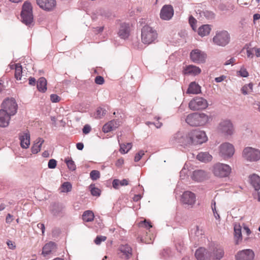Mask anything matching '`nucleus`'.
I'll use <instances>...</instances> for the list:
<instances>
[{"label": "nucleus", "instance_id": "1", "mask_svg": "<svg viewBox=\"0 0 260 260\" xmlns=\"http://www.w3.org/2000/svg\"><path fill=\"white\" fill-rule=\"evenodd\" d=\"M212 119L211 115L205 113H194L188 115L185 121L190 126H203L210 122Z\"/></svg>", "mask_w": 260, "mask_h": 260}, {"label": "nucleus", "instance_id": "2", "mask_svg": "<svg viewBox=\"0 0 260 260\" xmlns=\"http://www.w3.org/2000/svg\"><path fill=\"white\" fill-rule=\"evenodd\" d=\"M21 18V21L26 25H29L33 22L32 7L30 2H24L22 7Z\"/></svg>", "mask_w": 260, "mask_h": 260}, {"label": "nucleus", "instance_id": "3", "mask_svg": "<svg viewBox=\"0 0 260 260\" xmlns=\"http://www.w3.org/2000/svg\"><path fill=\"white\" fill-rule=\"evenodd\" d=\"M157 38V33L154 28L148 25L143 27L141 30V40L144 44L149 45L154 42Z\"/></svg>", "mask_w": 260, "mask_h": 260}, {"label": "nucleus", "instance_id": "4", "mask_svg": "<svg viewBox=\"0 0 260 260\" xmlns=\"http://www.w3.org/2000/svg\"><path fill=\"white\" fill-rule=\"evenodd\" d=\"M189 133H183L181 132H178L174 134L170 139V143L172 144L179 143L184 146L191 145L190 139L189 138Z\"/></svg>", "mask_w": 260, "mask_h": 260}, {"label": "nucleus", "instance_id": "5", "mask_svg": "<svg viewBox=\"0 0 260 260\" xmlns=\"http://www.w3.org/2000/svg\"><path fill=\"white\" fill-rule=\"evenodd\" d=\"M212 172L214 175L219 178L226 177L231 173V167L222 163H216L212 167Z\"/></svg>", "mask_w": 260, "mask_h": 260}, {"label": "nucleus", "instance_id": "6", "mask_svg": "<svg viewBox=\"0 0 260 260\" xmlns=\"http://www.w3.org/2000/svg\"><path fill=\"white\" fill-rule=\"evenodd\" d=\"M243 158L249 162H255L260 159V150L251 147H245L242 151Z\"/></svg>", "mask_w": 260, "mask_h": 260}, {"label": "nucleus", "instance_id": "7", "mask_svg": "<svg viewBox=\"0 0 260 260\" xmlns=\"http://www.w3.org/2000/svg\"><path fill=\"white\" fill-rule=\"evenodd\" d=\"M189 133L190 141H191V145L201 144L207 141V137L204 131L193 130Z\"/></svg>", "mask_w": 260, "mask_h": 260}, {"label": "nucleus", "instance_id": "8", "mask_svg": "<svg viewBox=\"0 0 260 260\" xmlns=\"http://www.w3.org/2000/svg\"><path fill=\"white\" fill-rule=\"evenodd\" d=\"M230 34L225 30L217 32L213 38V41L214 44L222 47L228 45L230 42Z\"/></svg>", "mask_w": 260, "mask_h": 260}, {"label": "nucleus", "instance_id": "9", "mask_svg": "<svg viewBox=\"0 0 260 260\" xmlns=\"http://www.w3.org/2000/svg\"><path fill=\"white\" fill-rule=\"evenodd\" d=\"M2 106L3 109L1 110H5L11 116L14 115L17 112V104L13 98L5 100L3 102Z\"/></svg>", "mask_w": 260, "mask_h": 260}, {"label": "nucleus", "instance_id": "10", "mask_svg": "<svg viewBox=\"0 0 260 260\" xmlns=\"http://www.w3.org/2000/svg\"><path fill=\"white\" fill-rule=\"evenodd\" d=\"M208 106L207 100L201 97H196L189 103V108L193 111L205 109Z\"/></svg>", "mask_w": 260, "mask_h": 260}, {"label": "nucleus", "instance_id": "11", "mask_svg": "<svg viewBox=\"0 0 260 260\" xmlns=\"http://www.w3.org/2000/svg\"><path fill=\"white\" fill-rule=\"evenodd\" d=\"M191 60L196 63H203L206 62L207 54L204 52L199 49L192 50L190 53Z\"/></svg>", "mask_w": 260, "mask_h": 260}, {"label": "nucleus", "instance_id": "12", "mask_svg": "<svg viewBox=\"0 0 260 260\" xmlns=\"http://www.w3.org/2000/svg\"><path fill=\"white\" fill-rule=\"evenodd\" d=\"M234 146L229 143L222 144L219 147V154L224 158L231 157L234 154Z\"/></svg>", "mask_w": 260, "mask_h": 260}, {"label": "nucleus", "instance_id": "13", "mask_svg": "<svg viewBox=\"0 0 260 260\" xmlns=\"http://www.w3.org/2000/svg\"><path fill=\"white\" fill-rule=\"evenodd\" d=\"M218 131L225 135H232L234 133V127L229 120H224L220 122L218 126Z\"/></svg>", "mask_w": 260, "mask_h": 260}, {"label": "nucleus", "instance_id": "14", "mask_svg": "<svg viewBox=\"0 0 260 260\" xmlns=\"http://www.w3.org/2000/svg\"><path fill=\"white\" fill-rule=\"evenodd\" d=\"M254 252L250 249L240 250L235 254V260H253Z\"/></svg>", "mask_w": 260, "mask_h": 260}, {"label": "nucleus", "instance_id": "15", "mask_svg": "<svg viewBox=\"0 0 260 260\" xmlns=\"http://www.w3.org/2000/svg\"><path fill=\"white\" fill-rule=\"evenodd\" d=\"M38 5L46 11H52L56 6L55 0H36Z\"/></svg>", "mask_w": 260, "mask_h": 260}, {"label": "nucleus", "instance_id": "16", "mask_svg": "<svg viewBox=\"0 0 260 260\" xmlns=\"http://www.w3.org/2000/svg\"><path fill=\"white\" fill-rule=\"evenodd\" d=\"M174 15V9L171 5H165L160 12V17L165 20H170Z\"/></svg>", "mask_w": 260, "mask_h": 260}, {"label": "nucleus", "instance_id": "17", "mask_svg": "<svg viewBox=\"0 0 260 260\" xmlns=\"http://www.w3.org/2000/svg\"><path fill=\"white\" fill-rule=\"evenodd\" d=\"M181 201L184 204L192 206L196 201V197L193 192L186 191L182 195Z\"/></svg>", "mask_w": 260, "mask_h": 260}, {"label": "nucleus", "instance_id": "18", "mask_svg": "<svg viewBox=\"0 0 260 260\" xmlns=\"http://www.w3.org/2000/svg\"><path fill=\"white\" fill-rule=\"evenodd\" d=\"M20 146L23 149H27L30 145V134L26 130L19 134Z\"/></svg>", "mask_w": 260, "mask_h": 260}, {"label": "nucleus", "instance_id": "19", "mask_svg": "<svg viewBox=\"0 0 260 260\" xmlns=\"http://www.w3.org/2000/svg\"><path fill=\"white\" fill-rule=\"evenodd\" d=\"M195 256L198 260H210L212 254L206 249L200 248L196 250Z\"/></svg>", "mask_w": 260, "mask_h": 260}, {"label": "nucleus", "instance_id": "20", "mask_svg": "<svg viewBox=\"0 0 260 260\" xmlns=\"http://www.w3.org/2000/svg\"><path fill=\"white\" fill-rule=\"evenodd\" d=\"M64 207L59 203H53L50 206L51 214L54 216H61L63 214Z\"/></svg>", "mask_w": 260, "mask_h": 260}, {"label": "nucleus", "instance_id": "21", "mask_svg": "<svg viewBox=\"0 0 260 260\" xmlns=\"http://www.w3.org/2000/svg\"><path fill=\"white\" fill-rule=\"evenodd\" d=\"M11 115L4 110H0V127H6L9 124Z\"/></svg>", "mask_w": 260, "mask_h": 260}, {"label": "nucleus", "instance_id": "22", "mask_svg": "<svg viewBox=\"0 0 260 260\" xmlns=\"http://www.w3.org/2000/svg\"><path fill=\"white\" fill-rule=\"evenodd\" d=\"M207 176V173L204 170H197L193 172L191 178L196 181L201 182L206 179Z\"/></svg>", "mask_w": 260, "mask_h": 260}, {"label": "nucleus", "instance_id": "23", "mask_svg": "<svg viewBox=\"0 0 260 260\" xmlns=\"http://www.w3.org/2000/svg\"><path fill=\"white\" fill-rule=\"evenodd\" d=\"M201 72V69L194 65H189L186 66L184 70V74L196 76L200 74Z\"/></svg>", "mask_w": 260, "mask_h": 260}, {"label": "nucleus", "instance_id": "24", "mask_svg": "<svg viewBox=\"0 0 260 260\" xmlns=\"http://www.w3.org/2000/svg\"><path fill=\"white\" fill-rule=\"evenodd\" d=\"M56 248V245L53 242H49L46 244L43 247L42 254L44 256L49 255L54 252Z\"/></svg>", "mask_w": 260, "mask_h": 260}, {"label": "nucleus", "instance_id": "25", "mask_svg": "<svg viewBox=\"0 0 260 260\" xmlns=\"http://www.w3.org/2000/svg\"><path fill=\"white\" fill-rule=\"evenodd\" d=\"M129 34V28L128 24L125 23H121L118 31L119 36L123 39L128 38Z\"/></svg>", "mask_w": 260, "mask_h": 260}, {"label": "nucleus", "instance_id": "26", "mask_svg": "<svg viewBox=\"0 0 260 260\" xmlns=\"http://www.w3.org/2000/svg\"><path fill=\"white\" fill-rule=\"evenodd\" d=\"M249 181L255 191L260 189V177L258 175L255 174H252L249 176Z\"/></svg>", "mask_w": 260, "mask_h": 260}, {"label": "nucleus", "instance_id": "27", "mask_svg": "<svg viewBox=\"0 0 260 260\" xmlns=\"http://www.w3.org/2000/svg\"><path fill=\"white\" fill-rule=\"evenodd\" d=\"M201 86L196 82H191L186 91L187 94H197L201 92Z\"/></svg>", "mask_w": 260, "mask_h": 260}, {"label": "nucleus", "instance_id": "28", "mask_svg": "<svg viewBox=\"0 0 260 260\" xmlns=\"http://www.w3.org/2000/svg\"><path fill=\"white\" fill-rule=\"evenodd\" d=\"M119 250L122 253L123 257L126 259L130 258L132 255V248L127 244L120 245Z\"/></svg>", "mask_w": 260, "mask_h": 260}, {"label": "nucleus", "instance_id": "29", "mask_svg": "<svg viewBox=\"0 0 260 260\" xmlns=\"http://www.w3.org/2000/svg\"><path fill=\"white\" fill-rule=\"evenodd\" d=\"M44 142V140L43 138L37 139L31 148L32 153L34 154L38 153L41 150V146Z\"/></svg>", "mask_w": 260, "mask_h": 260}, {"label": "nucleus", "instance_id": "30", "mask_svg": "<svg viewBox=\"0 0 260 260\" xmlns=\"http://www.w3.org/2000/svg\"><path fill=\"white\" fill-rule=\"evenodd\" d=\"M37 88L39 91L45 92L47 90V80L44 77L39 79L37 83Z\"/></svg>", "mask_w": 260, "mask_h": 260}, {"label": "nucleus", "instance_id": "31", "mask_svg": "<svg viewBox=\"0 0 260 260\" xmlns=\"http://www.w3.org/2000/svg\"><path fill=\"white\" fill-rule=\"evenodd\" d=\"M234 237L235 244L238 245L239 241L242 240L241 228L239 225H235L234 226Z\"/></svg>", "mask_w": 260, "mask_h": 260}, {"label": "nucleus", "instance_id": "32", "mask_svg": "<svg viewBox=\"0 0 260 260\" xmlns=\"http://www.w3.org/2000/svg\"><path fill=\"white\" fill-rule=\"evenodd\" d=\"M211 26L208 24L203 25L198 29V34L201 37L208 35L211 31Z\"/></svg>", "mask_w": 260, "mask_h": 260}, {"label": "nucleus", "instance_id": "33", "mask_svg": "<svg viewBox=\"0 0 260 260\" xmlns=\"http://www.w3.org/2000/svg\"><path fill=\"white\" fill-rule=\"evenodd\" d=\"M212 254L214 258L219 260L224 256V250L222 247H216L214 249Z\"/></svg>", "mask_w": 260, "mask_h": 260}, {"label": "nucleus", "instance_id": "34", "mask_svg": "<svg viewBox=\"0 0 260 260\" xmlns=\"http://www.w3.org/2000/svg\"><path fill=\"white\" fill-rule=\"evenodd\" d=\"M212 156L208 152H201L199 153L197 156V158L201 161L207 162L211 160Z\"/></svg>", "mask_w": 260, "mask_h": 260}, {"label": "nucleus", "instance_id": "35", "mask_svg": "<svg viewBox=\"0 0 260 260\" xmlns=\"http://www.w3.org/2000/svg\"><path fill=\"white\" fill-rule=\"evenodd\" d=\"M94 215L93 213L90 210L85 211L82 215L83 220L86 222H90L93 220Z\"/></svg>", "mask_w": 260, "mask_h": 260}, {"label": "nucleus", "instance_id": "36", "mask_svg": "<svg viewBox=\"0 0 260 260\" xmlns=\"http://www.w3.org/2000/svg\"><path fill=\"white\" fill-rule=\"evenodd\" d=\"M253 84L249 83L244 85L241 88V92L244 95H247L252 91Z\"/></svg>", "mask_w": 260, "mask_h": 260}, {"label": "nucleus", "instance_id": "37", "mask_svg": "<svg viewBox=\"0 0 260 260\" xmlns=\"http://www.w3.org/2000/svg\"><path fill=\"white\" fill-rule=\"evenodd\" d=\"M22 73V68L19 63L15 65V77L17 80H21Z\"/></svg>", "mask_w": 260, "mask_h": 260}, {"label": "nucleus", "instance_id": "38", "mask_svg": "<svg viewBox=\"0 0 260 260\" xmlns=\"http://www.w3.org/2000/svg\"><path fill=\"white\" fill-rule=\"evenodd\" d=\"M132 144L131 143H128L126 144H121L119 151L121 153L125 154L132 148Z\"/></svg>", "mask_w": 260, "mask_h": 260}, {"label": "nucleus", "instance_id": "39", "mask_svg": "<svg viewBox=\"0 0 260 260\" xmlns=\"http://www.w3.org/2000/svg\"><path fill=\"white\" fill-rule=\"evenodd\" d=\"M72 184L69 182H65L61 185V192H68L71 191Z\"/></svg>", "mask_w": 260, "mask_h": 260}, {"label": "nucleus", "instance_id": "40", "mask_svg": "<svg viewBox=\"0 0 260 260\" xmlns=\"http://www.w3.org/2000/svg\"><path fill=\"white\" fill-rule=\"evenodd\" d=\"M65 162L67 164L68 168L71 171H75L76 169V165L72 159H68L66 158Z\"/></svg>", "mask_w": 260, "mask_h": 260}, {"label": "nucleus", "instance_id": "41", "mask_svg": "<svg viewBox=\"0 0 260 260\" xmlns=\"http://www.w3.org/2000/svg\"><path fill=\"white\" fill-rule=\"evenodd\" d=\"M106 113V110L102 108H98L96 112L95 117L96 118H102Z\"/></svg>", "mask_w": 260, "mask_h": 260}, {"label": "nucleus", "instance_id": "42", "mask_svg": "<svg viewBox=\"0 0 260 260\" xmlns=\"http://www.w3.org/2000/svg\"><path fill=\"white\" fill-rule=\"evenodd\" d=\"M94 186V185L93 184L90 185L91 193L93 196H99L101 191L98 188H96Z\"/></svg>", "mask_w": 260, "mask_h": 260}, {"label": "nucleus", "instance_id": "43", "mask_svg": "<svg viewBox=\"0 0 260 260\" xmlns=\"http://www.w3.org/2000/svg\"><path fill=\"white\" fill-rule=\"evenodd\" d=\"M90 177L92 180H96L100 177V173L97 170H92L90 173Z\"/></svg>", "mask_w": 260, "mask_h": 260}, {"label": "nucleus", "instance_id": "44", "mask_svg": "<svg viewBox=\"0 0 260 260\" xmlns=\"http://www.w3.org/2000/svg\"><path fill=\"white\" fill-rule=\"evenodd\" d=\"M109 123L110 124V126H111L112 131L118 127L120 124V121L118 120H112L109 121Z\"/></svg>", "mask_w": 260, "mask_h": 260}, {"label": "nucleus", "instance_id": "45", "mask_svg": "<svg viewBox=\"0 0 260 260\" xmlns=\"http://www.w3.org/2000/svg\"><path fill=\"white\" fill-rule=\"evenodd\" d=\"M189 23L191 27H192V29L195 30L197 28V26L196 24L197 23L196 19L193 16H190L189 18Z\"/></svg>", "mask_w": 260, "mask_h": 260}, {"label": "nucleus", "instance_id": "46", "mask_svg": "<svg viewBox=\"0 0 260 260\" xmlns=\"http://www.w3.org/2000/svg\"><path fill=\"white\" fill-rule=\"evenodd\" d=\"M107 239L106 236H98L96 237L94 240V243L96 245H100L102 241H105Z\"/></svg>", "mask_w": 260, "mask_h": 260}, {"label": "nucleus", "instance_id": "47", "mask_svg": "<svg viewBox=\"0 0 260 260\" xmlns=\"http://www.w3.org/2000/svg\"><path fill=\"white\" fill-rule=\"evenodd\" d=\"M237 73L243 77H247L249 75L248 72L244 68H241L240 71L237 72Z\"/></svg>", "mask_w": 260, "mask_h": 260}, {"label": "nucleus", "instance_id": "48", "mask_svg": "<svg viewBox=\"0 0 260 260\" xmlns=\"http://www.w3.org/2000/svg\"><path fill=\"white\" fill-rule=\"evenodd\" d=\"M56 160L54 159H50L48 162V167L49 169H54L56 167Z\"/></svg>", "mask_w": 260, "mask_h": 260}, {"label": "nucleus", "instance_id": "49", "mask_svg": "<svg viewBox=\"0 0 260 260\" xmlns=\"http://www.w3.org/2000/svg\"><path fill=\"white\" fill-rule=\"evenodd\" d=\"M111 131H112L111 126H110V124H109V122H108L104 125V126L103 127V131L105 133H108Z\"/></svg>", "mask_w": 260, "mask_h": 260}, {"label": "nucleus", "instance_id": "50", "mask_svg": "<svg viewBox=\"0 0 260 260\" xmlns=\"http://www.w3.org/2000/svg\"><path fill=\"white\" fill-rule=\"evenodd\" d=\"M144 155V152L142 150L140 151L138 153H137L135 157V161L136 162L139 161L142 157Z\"/></svg>", "mask_w": 260, "mask_h": 260}, {"label": "nucleus", "instance_id": "51", "mask_svg": "<svg viewBox=\"0 0 260 260\" xmlns=\"http://www.w3.org/2000/svg\"><path fill=\"white\" fill-rule=\"evenodd\" d=\"M95 82L97 84L102 85L104 82V79L101 76H98L95 78Z\"/></svg>", "mask_w": 260, "mask_h": 260}, {"label": "nucleus", "instance_id": "52", "mask_svg": "<svg viewBox=\"0 0 260 260\" xmlns=\"http://www.w3.org/2000/svg\"><path fill=\"white\" fill-rule=\"evenodd\" d=\"M60 97L56 94H52L50 95V100L53 103H57L60 101Z\"/></svg>", "mask_w": 260, "mask_h": 260}, {"label": "nucleus", "instance_id": "53", "mask_svg": "<svg viewBox=\"0 0 260 260\" xmlns=\"http://www.w3.org/2000/svg\"><path fill=\"white\" fill-rule=\"evenodd\" d=\"M205 16L207 17L208 19H212L215 17V15L212 12L207 11L204 12Z\"/></svg>", "mask_w": 260, "mask_h": 260}, {"label": "nucleus", "instance_id": "54", "mask_svg": "<svg viewBox=\"0 0 260 260\" xmlns=\"http://www.w3.org/2000/svg\"><path fill=\"white\" fill-rule=\"evenodd\" d=\"M246 54L248 57L252 58L254 54L253 48L247 49L246 51Z\"/></svg>", "mask_w": 260, "mask_h": 260}, {"label": "nucleus", "instance_id": "55", "mask_svg": "<svg viewBox=\"0 0 260 260\" xmlns=\"http://www.w3.org/2000/svg\"><path fill=\"white\" fill-rule=\"evenodd\" d=\"M119 185H120V180H118V179H114L113 181L112 185H113V187L115 189H118L119 188Z\"/></svg>", "mask_w": 260, "mask_h": 260}, {"label": "nucleus", "instance_id": "56", "mask_svg": "<svg viewBox=\"0 0 260 260\" xmlns=\"http://www.w3.org/2000/svg\"><path fill=\"white\" fill-rule=\"evenodd\" d=\"M82 131L84 134H87L90 132L91 127L89 125L86 124L84 126Z\"/></svg>", "mask_w": 260, "mask_h": 260}, {"label": "nucleus", "instance_id": "57", "mask_svg": "<svg viewBox=\"0 0 260 260\" xmlns=\"http://www.w3.org/2000/svg\"><path fill=\"white\" fill-rule=\"evenodd\" d=\"M212 209L215 218L217 220H219L220 216H219V214L217 213V212L216 210V208H213V205H212Z\"/></svg>", "mask_w": 260, "mask_h": 260}, {"label": "nucleus", "instance_id": "58", "mask_svg": "<svg viewBox=\"0 0 260 260\" xmlns=\"http://www.w3.org/2000/svg\"><path fill=\"white\" fill-rule=\"evenodd\" d=\"M37 227L41 230L42 235H44L45 230V225L43 223H39L37 224Z\"/></svg>", "mask_w": 260, "mask_h": 260}, {"label": "nucleus", "instance_id": "59", "mask_svg": "<svg viewBox=\"0 0 260 260\" xmlns=\"http://www.w3.org/2000/svg\"><path fill=\"white\" fill-rule=\"evenodd\" d=\"M142 224H143V226L147 229H149L152 227L151 223L149 222L146 221V220L144 221Z\"/></svg>", "mask_w": 260, "mask_h": 260}, {"label": "nucleus", "instance_id": "60", "mask_svg": "<svg viewBox=\"0 0 260 260\" xmlns=\"http://www.w3.org/2000/svg\"><path fill=\"white\" fill-rule=\"evenodd\" d=\"M13 220V216L10 214H8L6 218V222L7 223H10Z\"/></svg>", "mask_w": 260, "mask_h": 260}, {"label": "nucleus", "instance_id": "61", "mask_svg": "<svg viewBox=\"0 0 260 260\" xmlns=\"http://www.w3.org/2000/svg\"><path fill=\"white\" fill-rule=\"evenodd\" d=\"M254 54L256 56V57L260 56V48L253 47Z\"/></svg>", "mask_w": 260, "mask_h": 260}, {"label": "nucleus", "instance_id": "62", "mask_svg": "<svg viewBox=\"0 0 260 260\" xmlns=\"http://www.w3.org/2000/svg\"><path fill=\"white\" fill-rule=\"evenodd\" d=\"M224 78H225L224 76H221L215 78V81L217 83L221 82L224 79Z\"/></svg>", "mask_w": 260, "mask_h": 260}, {"label": "nucleus", "instance_id": "63", "mask_svg": "<svg viewBox=\"0 0 260 260\" xmlns=\"http://www.w3.org/2000/svg\"><path fill=\"white\" fill-rule=\"evenodd\" d=\"M36 79L34 78L30 77L29 78V84L30 85H35L36 84Z\"/></svg>", "mask_w": 260, "mask_h": 260}, {"label": "nucleus", "instance_id": "64", "mask_svg": "<svg viewBox=\"0 0 260 260\" xmlns=\"http://www.w3.org/2000/svg\"><path fill=\"white\" fill-rule=\"evenodd\" d=\"M254 198L256 199L258 202H260V192L257 191L253 194Z\"/></svg>", "mask_w": 260, "mask_h": 260}]
</instances>
